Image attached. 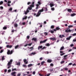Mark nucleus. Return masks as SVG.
I'll return each mask as SVG.
<instances>
[{"mask_svg": "<svg viewBox=\"0 0 76 76\" xmlns=\"http://www.w3.org/2000/svg\"><path fill=\"white\" fill-rule=\"evenodd\" d=\"M34 2H33L32 3V4L31 5L30 7H28V8L27 9L26 11L24 12L25 15H27V13L29 12V10H32V7H34Z\"/></svg>", "mask_w": 76, "mask_h": 76, "instance_id": "f257e3e1", "label": "nucleus"}, {"mask_svg": "<svg viewBox=\"0 0 76 76\" xmlns=\"http://www.w3.org/2000/svg\"><path fill=\"white\" fill-rule=\"evenodd\" d=\"M44 12V9H43V8L41 10H40L38 12L37 15H36V17H38V16H39L41 15V12Z\"/></svg>", "mask_w": 76, "mask_h": 76, "instance_id": "f03ea898", "label": "nucleus"}, {"mask_svg": "<svg viewBox=\"0 0 76 76\" xmlns=\"http://www.w3.org/2000/svg\"><path fill=\"white\" fill-rule=\"evenodd\" d=\"M37 3L38 4H36V6H37V7L36 8V9H38V7H39V5L41 4V2H40V1H39Z\"/></svg>", "mask_w": 76, "mask_h": 76, "instance_id": "7ed1b4c3", "label": "nucleus"}, {"mask_svg": "<svg viewBox=\"0 0 76 76\" xmlns=\"http://www.w3.org/2000/svg\"><path fill=\"white\" fill-rule=\"evenodd\" d=\"M73 30H71L69 28H67L66 30H65V32H70L71 31H72Z\"/></svg>", "mask_w": 76, "mask_h": 76, "instance_id": "20e7f679", "label": "nucleus"}, {"mask_svg": "<svg viewBox=\"0 0 76 76\" xmlns=\"http://www.w3.org/2000/svg\"><path fill=\"white\" fill-rule=\"evenodd\" d=\"M48 40V39H46L43 41H41L40 42V43H44V42H45L47 41Z\"/></svg>", "mask_w": 76, "mask_h": 76, "instance_id": "39448f33", "label": "nucleus"}, {"mask_svg": "<svg viewBox=\"0 0 76 76\" xmlns=\"http://www.w3.org/2000/svg\"><path fill=\"white\" fill-rule=\"evenodd\" d=\"M24 62L26 63V64H28V61H27V60L26 59L23 60Z\"/></svg>", "mask_w": 76, "mask_h": 76, "instance_id": "423d86ee", "label": "nucleus"}, {"mask_svg": "<svg viewBox=\"0 0 76 76\" xmlns=\"http://www.w3.org/2000/svg\"><path fill=\"white\" fill-rule=\"evenodd\" d=\"M71 38H72V36H69V37L66 38V40H70Z\"/></svg>", "mask_w": 76, "mask_h": 76, "instance_id": "0eeeda50", "label": "nucleus"}, {"mask_svg": "<svg viewBox=\"0 0 76 76\" xmlns=\"http://www.w3.org/2000/svg\"><path fill=\"white\" fill-rule=\"evenodd\" d=\"M15 74H16V72H14L11 73L12 75H14V76H16Z\"/></svg>", "mask_w": 76, "mask_h": 76, "instance_id": "6e6552de", "label": "nucleus"}, {"mask_svg": "<svg viewBox=\"0 0 76 76\" xmlns=\"http://www.w3.org/2000/svg\"><path fill=\"white\" fill-rule=\"evenodd\" d=\"M7 66H9L8 67V69H9V68H10V61L8 62L7 64Z\"/></svg>", "mask_w": 76, "mask_h": 76, "instance_id": "1a4fd4ad", "label": "nucleus"}, {"mask_svg": "<svg viewBox=\"0 0 76 76\" xmlns=\"http://www.w3.org/2000/svg\"><path fill=\"white\" fill-rule=\"evenodd\" d=\"M47 61L48 63H51V61H52V60H51V59H48L47 60Z\"/></svg>", "mask_w": 76, "mask_h": 76, "instance_id": "9d476101", "label": "nucleus"}, {"mask_svg": "<svg viewBox=\"0 0 76 76\" xmlns=\"http://www.w3.org/2000/svg\"><path fill=\"white\" fill-rule=\"evenodd\" d=\"M63 37H64V36L63 35H59V38H63Z\"/></svg>", "mask_w": 76, "mask_h": 76, "instance_id": "9b49d317", "label": "nucleus"}, {"mask_svg": "<svg viewBox=\"0 0 76 76\" xmlns=\"http://www.w3.org/2000/svg\"><path fill=\"white\" fill-rule=\"evenodd\" d=\"M37 53H36V52H32L31 54H30V55H35V54H36Z\"/></svg>", "mask_w": 76, "mask_h": 76, "instance_id": "f8f14e48", "label": "nucleus"}, {"mask_svg": "<svg viewBox=\"0 0 76 76\" xmlns=\"http://www.w3.org/2000/svg\"><path fill=\"white\" fill-rule=\"evenodd\" d=\"M32 41L34 40V41H37V38H35V37H34L32 39Z\"/></svg>", "mask_w": 76, "mask_h": 76, "instance_id": "ddd939ff", "label": "nucleus"}, {"mask_svg": "<svg viewBox=\"0 0 76 76\" xmlns=\"http://www.w3.org/2000/svg\"><path fill=\"white\" fill-rule=\"evenodd\" d=\"M68 12H69V13L72 12V9H68Z\"/></svg>", "mask_w": 76, "mask_h": 76, "instance_id": "4468645a", "label": "nucleus"}, {"mask_svg": "<svg viewBox=\"0 0 76 76\" xmlns=\"http://www.w3.org/2000/svg\"><path fill=\"white\" fill-rule=\"evenodd\" d=\"M32 66V64H28V67H31Z\"/></svg>", "mask_w": 76, "mask_h": 76, "instance_id": "2eb2a0df", "label": "nucleus"}, {"mask_svg": "<svg viewBox=\"0 0 76 76\" xmlns=\"http://www.w3.org/2000/svg\"><path fill=\"white\" fill-rule=\"evenodd\" d=\"M7 54H10V50H7Z\"/></svg>", "mask_w": 76, "mask_h": 76, "instance_id": "dca6fc26", "label": "nucleus"}, {"mask_svg": "<svg viewBox=\"0 0 76 76\" xmlns=\"http://www.w3.org/2000/svg\"><path fill=\"white\" fill-rule=\"evenodd\" d=\"M64 46H62V47H61L60 49V50H63V49H64Z\"/></svg>", "mask_w": 76, "mask_h": 76, "instance_id": "f3484780", "label": "nucleus"}, {"mask_svg": "<svg viewBox=\"0 0 76 76\" xmlns=\"http://www.w3.org/2000/svg\"><path fill=\"white\" fill-rule=\"evenodd\" d=\"M3 29H4V30H5V29H7V27L4 26L3 27Z\"/></svg>", "mask_w": 76, "mask_h": 76, "instance_id": "a211bd4d", "label": "nucleus"}, {"mask_svg": "<svg viewBox=\"0 0 76 76\" xmlns=\"http://www.w3.org/2000/svg\"><path fill=\"white\" fill-rule=\"evenodd\" d=\"M64 57V59H66V58H67L66 57H67V55H65Z\"/></svg>", "mask_w": 76, "mask_h": 76, "instance_id": "6ab92c4d", "label": "nucleus"}, {"mask_svg": "<svg viewBox=\"0 0 76 76\" xmlns=\"http://www.w3.org/2000/svg\"><path fill=\"white\" fill-rule=\"evenodd\" d=\"M42 48V46H39L38 48V50H39V49H40V48Z\"/></svg>", "mask_w": 76, "mask_h": 76, "instance_id": "aec40b11", "label": "nucleus"}, {"mask_svg": "<svg viewBox=\"0 0 76 76\" xmlns=\"http://www.w3.org/2000/svg\"><path fill=\"white\" fill-rule=\"evenodd\" d=\"M27 19V16H25L24 18H23V20H24V19Z\"/></svg>", "mask_w": 76, "mask_h": 76, "instance_id": "412c9836", "label": "nucleus"}, {"mask_svg": "<svg viewBox=\"0 0 76 76\" xmlns=\"http://www.w3.org/2000/svg\"><path fill=\"white\" fill-rule=\"evenodd\" d=\"M12 61H13V60L11 59L10 60V64H12Z\"/></svg>", "mask_w": 76, "mask_h": 76, "instance_id": "4be33fe9", "label": "nucleus"}, {"mask_svg": "<svg viewBox=\"0 0 76 76\" xmlns=\"http://www.w3.org/2000/svg\"><path fill=\"white\" fill-rule=\"evenodd\" d=\"M7 5L8 6H10V1H8Z\"/></svg>", "mask_w": 76, "mask_h": 76, "instance_id": "5701e85b", "label": "nucleus"}, {"mask_svg": "<svg viewBox=\"0 0 76 76\" xmlns=\"http://www.w3.org/2000/svg\"><path fill=\"white\" fill-rule=\"evenodd\" d=\"M75 15H76V14L75 13H73L71 15L72 16H75Z\"/></svg>", "mask_w": 76, "mask_h": 76, "instance_id": "b1692460", "label": "nucleus"}, {"mask_svg": "<svg viewBox=\"0 0 76 76\" xmlns=\"http://www.w3.org/2000/svg\"><path fill=\"white\" fill-rule=\"evenodd\" d=\"M4 56H3L2 58V60H5V58H4Z\"/></svg>", "mask_w": 76, "mask_h": 76, "instance_id": "393cba45", "label": "nucleus"}, {"mask_svg": "<svg viewBox=\"0 0 76 76\" xmlns=\"http://www.w3.org/2000/svg\"><path fill=\"white\" fill-rule=\"evenodd\" d=\"M50 7H52L53 6H54V4H50Z\"/></svg>", "mask_w": 76, "mask_h": 76, "instance_id": "a878e982", "label": "nucleus"}, {"mask_svg": "<svg viewBox=\"0 0 76 76\" xmlns=\"http://www.w3.org/2000/svg\"><path fill=\"white\" fill-rule=\"evenodd\" d=\"M73 27V26L70 25L68 26V28H72Z\"/></svg>", "mask_w": 76, "mask_h": 76, "instance_id": "bb28decb", "label": "nucleus"}, {"mask_svg": "<svg viewBox=\"0 0 76 76\" xmlns=\"http://www.w3.org/2000/svg\"><path fill=\"white\" fill-rule=\"evenodd\" d=\"M30 51H31V50H33V47H31L30 48Z\"/></svg>", "mask_w": 76, "mask_h": 76, "instance_id": "cd10ccee", "label": "nucleus"}, {"mask_svg": "<svg viewBox=\"0 0 76 76\" xmlns=\"http://www.w3.org/2000/svg\"><path fill=\"white\" fill-rule=\"evenodd\" d=\"M45 63V61H44L42 62L41 63L42 65H43V64H44V63Z\"/></svg>", "mask_w": 76, "mask_h": 76, "instance_id": "c85d7f7f", "label": "nucleus"}, {"mask_svg": "<svg viewBox=\"0 0 76 76\" xmlns=\"http://www.w3.org/2000/svg\"><path fill=\"white\" fill-rule=\"evenodd\" d=\"M3 3V1H1L0 2V5H1Z\"/></svg>", "mask_w": 76, "mask_h": 76, "instance_id": "c756f323", "label": "nucleus"}, {"mask_svg": "<svg viewBox=\"0 0 76 76\" xmlns=\"http://www.w3.org/2000/svg\"><path fill=\"white\" fill-rule=\"evenodd\" d=\"M13 50H11L10 53V54H12L13 53Z\"/></svg>", "mask_w": 76, "mask_h": 76, "instance_id": "7c9ffc66", "label": "nucleus"}, {"mask_svg": "<svg viewBox=\"0 0 76 76\" xmlns=\"http://www.w3.org/2000/svg\"><path fill=\"white\" fill-rule=\"evenodd\" d=\"M44 34L45 35H48V33L46 32H45Z\"/></svg>", "mask_w": 76, "mask_h": 76, "instance_id": "2f4dec72", "label": "nucleus"}, {"mask_svg": "<svg viewBox=\"0 0 76 76\" xmlns=\"http://www.w3.org/2000/svg\"><path fill=\"white\" fill-rule=\"evenodd\" d=\"M19 47V45H17V46H16L15 47V49H16L18 48V47Z\"/></svg>", "mask_w": 76, "mask_h": 76, "instance_id": "473e14b6", "label": "nucleus"}, {"mask_svg": "<svg viewBox=\"0 0 76 76\" xmlns=\"http://www.w3.org/2000/svg\"><path fill=\"white\" fill-rule=\"evenodd\" d=\"M14 26L15 27H18V24H15V25H14Z\"/></svg>", "mask_w": 76, "mask_h": 76, "instance_id": "72a5a7b5", "label": "nucleus"}, {"mask_svg": "<svg viewBox=\"0 0 76 76\" xmlns=\"http://www.w3.org/2000/svg\"><path fill=\"white\" fill-rule=\"evenodd\" d=\"M54 28V26H51V28H52V29H53V28Z\"/></svg>", "mask_w": 76, "mask_h": 76, "instance_id": "f704fd0d", "label": "nucleus"}, {"mask_svg": "<svg viewBox=\"0 0 76 76\" xmlns=\"http://www.w3.org/2000/svg\"><path fill=\"white\" fill-rule=\"evenodd\" d=\"M73 41L74 42H76V38L74 39L73 40Z\"/></svg>", "mask_w": 76, "mask_h": 76, "instance_id": "c9c22d12", "label": "nucleus"}, {"mask_svg": "<svg viewBox=\"0 0 76 76\" xmlns=\"http://www.w3.org/2000/svg\"><path fill=\"white\" fill-rule=\"evenodd\" d=\"M72 35V36H76V33H74V34H73Z\"/></svg>", "mask_w": 76, "mask_h": 76, "instance_id": "e433bc0d", "label": "nucleus"}, {"mask_svg": "<svg viewBox=\"0 0 76 76\" xmlns=\"http://www.w3.org/2000/svg\"><path fill=\"white\" fill-rule=\"evenodd\" d=\"M26 23L25 22H23L22 23V25H25V24Z\"/></svg>", "mask_w": 76, "mask_h": 76, "instance_id": "4c0bfd02", "label": "nucleus"}, {"mask_svg": "<svg viewBox=\"0 0 76 76\" xmlns=\"http://www.w3.org/2000/svg\"><path fill=\"white\" fill-rule=\"evenodd\" d=\"M55 10V9H54V8H52L51 9V10H52L54 11V10Z\"/></svg>", "mask_w": 76, "mask_h": 76, "instance_id": "58836bf2", "label": "nucleus"}, {"mask_svg": "<svg viewBox=\"0 0 76 76\" xmlns=\"http://www.w3.org/2000/svg\"><path fill=\"white\" fill-rule=\"evenodd\" d=\"M72 64V63H70L68 64V66H71Z\"/></svg>", "mask_w": 76, "mask_h": 76, "instance_id": "ea45409f", "label": "nucleus"}, {"mask_svg": "<svg viewBox=\"0 0 76 76\" xmlns=\"http://www.w3.org/2000/svg\"><path fill=\"white\" fill-rule=\"evenodd\" d=\"M23 67H26V65H23Z\"/></svg>", "mask_w": 76, "mask_h": 76, "instance_id": "a19ab883", "label": "nucleus"}, {"mask_svg": "<svg viewBox=\"0 0 76 76\" xmlns=\"http://www.w3.org/2000/svg\"><path fill=\"white\" fill-rule=\"evenodd\" d=\"M56 29L57 30H59V29H60V28L58 27H57L56 28Z\"/></svg>", "mask_w": 76, "mask_h": 76, "instance_id": "79ce46f5", "label": "nucleus"}, {"mask_svg": "<svg viewBox=\"0 0 76 76\" xmlns=\"http://www.w3.org/2000/svg\"><path fill=\"white\" fill-rule=\"evenodd\" d=\"M50 66H54V64H50Z\"/></svg>", "mask_w": 76, "mask_h": 76, "instance_id": "37998d69", "label": "nucleus"}, {"mask_svg": "<svg viewBox=\"0 0 76 76\" xmlns=\"http://www.w3.org/2000/svg\"><path fill=\"white\" fill-rule=\"evenodd\" d=\"M20 75H21L20 73H19L17 75V76H20Z\"/></svg>", "mask_w": 76, "mask_h": 76, "instance_id": "c03bdc74", "label": "nucleus"}, {"mask_svg": "<svg viewBox=\"0 0 76 76\" xmlns=\"http://www.w3.org/2000/svg\"><path fill=\"white\" fill-rule=\"evenodd\" d=\"M7 48H10V45H7Z\"/></svg>", "mask_w": 76, "mask_h": 76, "instance_id": "a18cd8bd", "label": "nucleus"}, {"mask_svg": "<svg viewBox=\"0 0 76 76\" xmlns=\"http://www.w3.org/2000/svg\"><path fill=\"white\" fill-rule=\"evenodd\" d=\"M56 38L55 37L54 38H53L52 39V40L53 41H54V40H56Z\"/></svg>", "mask_w": 76, "mask_h": 76, "instance_id": "49530a36", "label": "nucleus"}, {"mask_svg": "<svg viewBox=\"0 0 76 76\" xmlns=\"http://www.w3.org/2000/svg\"><path fill=\"white\" fill-rule=\"evenodd\" d=\"M3 52V50H1V51L0 52V53H2Z\"/></svg>", "mask_w": 76, "mask_h": 76, "instance_id": "de8ad7c7", "label": "nucleus"}, {"mask_svg": "<svg viewBox=\"0 0 76 76\" xmlns=\"http://www.w3.org/2000/svg\"><path fill=\"white\" fill-rule=\"evenodd\" d=\"M72 51V49H70L69 50L68 52H70V51Z\"/></svg>", "mask_w": 76, "mask_h": 76, "instance_id": "09e8293b", "label": "nucleus"}, {"mask_svg": "<svg viewBox=\"0 0 76 76\" xmlns=\"http://www.w3.org/2000/svg\"><path fill=\"white\" fill-rule=\"evenodd\" d=\"M46 46H50V44L48 43L46 44Z\"/></svg>", "mask_w": 76, "mask_h": 76, "instance_id": "8fccbe9b", "label": "nucleus"}, {"mask_svg": "<svg viewBox=\"0 0 76 76\" xmlns=\"http://www.w3.org/2000/svg\"><path fill=\"white\" fill-rule=\"evenodd\" d=\"M50 32L51 33H54V31L53 30H51L50 31Z\"/></svg>", "mask_w": 76, "mask_h": 76, "instance_id": "3c124183", "label": "nucleus"}, {"mask_svg": "<svg viewBox=\"0 0 76 76\" xmlns=\"http://www.w3.org/2000/svg\"><path fill=\"white\" fill-rule=\"evenodd\" d=\"M12 71H14V70H16V69L15 68V69H12Z\"/></svg>", "mask_w": 76, "mask_h": 76, "instance_id": "603ef678", "label": "nucleus"}, {"mask_svg": "<svg viewBox=\"0 0 76 76\" xmlns=\"http://www.w3.org/2000/svg\"><path fill=\"white\" fill-rule=\"evenodd\" d=\"M74 45H73V44H72L70 45V46L71 47H73Z\"/></svg>", "mask_w": 76, "mask_h": 76, "instance_id": "864d4df0", "label": "nucleus"}, {"mask_svg": "<svg viewBox=\"0 0 76 76\" xmlns=\"http://www.w3.org/2000/svg\"><path fill=\"white\" fill-rule=\"evenodd\" d=\"M47 8H45V11H47Z\"/></svg>", "mask_w": 76, "mask_h": 76, "instance_id": "5fc2aeb1", "label": "nucleus"}, {"mask_svg": "<svg viewBox=\"0 0 76 76\" xmlns=\"http://www.w3.org/2000/svg\"><path fill=\"white\" fill-rule=\"evenodd\" d=\"M65 53H64L62 54H61L60 55L61 56H63V55H64V54H65Z\"/></svg>", "mask_w": 76, "mask_h": 76, "instance_id": "6e6d98bb", "label": "nucleus"}, {"mask_svg": "<svg viewBox=\"0 0 76 76\" xmlns=\"http://www.w3.org/2000/svg\"><path fill=\"white\" fill-rule=\"evenodd\" d=\"M64 63V61H62L61 62V64H63V63Z\"/></svg>", "mask_w": 76, "mask_h": 76, "instance_id": "4d7b16f0", "label": "nucleus"}, {"mask_svg": "<svg viewBox=\"0 0 76 76\" xmlns=\"http://www.w3.org/2000/svg\"><path fill=\"white\" fill-rule=\"evenodd\" d=\"M35 71H34L33 72V75H35Z\"/></svg>", "mask_w": 76, "mask_h": 76, "instance_id": "13d9d810", "label": "nucleus"}, {"mask_svg": "<svg viewBox=\"0 0 76 76\" xmlns=\"http://www.w3.org/2000/svg\"><path fill=\"white\" fill-rule=\"evenodd\" d=\"M32 45V43H30L29 44H28V45H29V46H31Z\"/></svg>", "mask_w": 76, "mask_h": 76, "instance_id": "bf43d9fd", "label": "nucleus"}, {"mask_svg": "<svg viewBox=\"0 0 76 76\" xmlns=\"http://www.w3.org/2000/svg\"><path fill=\"white\" fill-rule=\"evenodd\" d=\"M64 69L66 70H68V69L67 68H65Z\"/></svg>", "mask_w": 76, "mask_h": 76, "instance_id": "052dcab7", "label": "nucleus"}, {"mask_svg": "<svg viewBox=\"0 0 76 76\" xmlns=\"http://www.w3.org/2000/svg\"><path fill=\"white\" fill-rule=\"evenodd\" d=\"M20 62H19L17 64V65H20Z\"/></svg>", "mask_w": 76, "mask_h": 76, "instance_id": "680f3d73", "label": "nucleus"}, {"mask_svg": "<svg viewBox=\"0 0 76 76\" xmlns=\"http://www.w3.org/2000/svg\"><path fill=\"white\" fill-rule=\"evenodd\" d=\"M27 39H29V36H28L27 37Z\"/></svg>", "mask_w": 76, "mask_h": 76, "instance_id": "e2e57ef3", "label": "nucleus"}, {"mask_svg": "<svg viewBox=\"0 0 76 76\" xmlns=\"http://www.w3.org/2000/svg\"><path fill=\"white\" fill-rule=\"evenodd\" d=\"M39 60H42V58H39Z\"/></svg>", "mask_w": 76, "mask_h": 76, "instance_id": "0e129e2a", "label": "nucleus"}, {"mask_svg": "<svg viewBox=\"0 0 76 76\" xmlns=\"http://www.w3.org/2000/svg\"><path fill=\"white\" fill-rule=\"evenodd\" d=\"M50 73L48 74L47 75V76H49L50 75Z\"/></svg>", "mask_w": 76, "mask_h": 76, "instance_id": "69168bd1", "label": "nucleus"}, {"mask_svg": "<svg viewBox=\"0 0 76 76\" xmlns=\"http://www.w3.org/2000/svg\"><path fill=\"white\" fill-rule=\"evenodd\" d=\"M27 45H28V44H26V45H24V47H27Z\"/></svg>", "mask_w": 76, "mask_h": 76, "instance_id": "338daca9", "label": "nucleus"}, {"mask_svg": "<svg viewBox=\"0 0 76 76\" xmlns=\"http://www.w3.org/2000/svg\"><path fill=\"white\" fill-rule=\"evenodd\" d=\"M39 76H43V75H41V74H39Z\"/></svg>", "mask_w": 76, "mask_h": 76, "instance_id": "774afa93", "label": "nucleus"}]
</instances>
